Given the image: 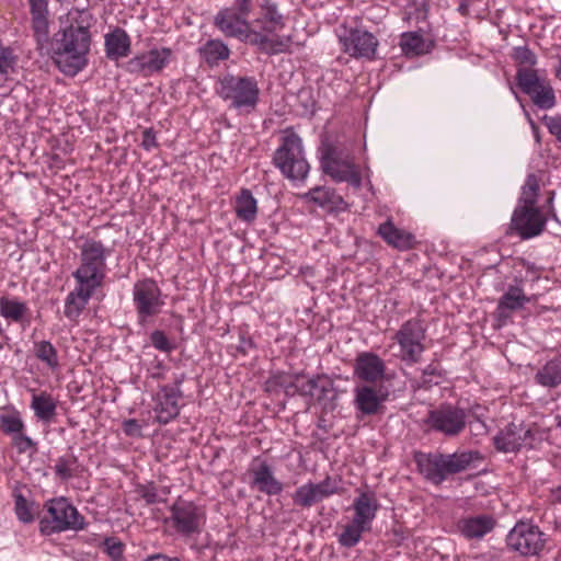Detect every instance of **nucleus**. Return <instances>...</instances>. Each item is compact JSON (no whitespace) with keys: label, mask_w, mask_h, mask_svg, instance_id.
I'll list each match as a JSON object with an SVG mask.
<instances>
[{"label":"nucleus","mask_w":561,"mask_h":561,"mask_svg":"<svg viewBox=\"0 0 561 561\" xmlns=\"http://www.w3.org/2000/svg\"><path fill=\"white\" fill-rule=\"evenodd\" d=\"M528 302L529 298L520 287L510 286L499 300L496 316L499 319H507L513 311L523 309Z\"/></svg>","instance_id":"30"},{"label":"nucleus","mask_w":561,"mask_h":561,"mask_svg":"<svg viewBox=\"0 0 561 561\" xmlns=\"http://www.w3.org/2000/svg\"><path fill=\"white\" fill-rule=\"evenodd\" d=\"M77 462V458L72 455H67L58 458L55 465V472L61 479H69L73 474V468Z\"/></svg>","instance_id":"44"},{"label":"nucleus","mask_w":561,"mask_h":561,"mask_svg":"<svg viewBox=\"0 0 561 561\" xmlns=\"http://www.w3.org/2000/svg\"><path fill=\"white\" fill-rule=\"evenodd\" d=\"M34 352L36 357L45 363L49 368L58 367L57 351L48 341H41L35 344Z\"/></svg>","instance_id":"41"},{"label":"nucleus","mask_w":561,"mask_h":561,"mask_svg":"<svg viewBox=\"0 0 561 561\" xmlns=\"http://www.w3.org/2000/svg\"><path fill=\"white\" fill-rule=\"evenodd\" d=\"M353 508L355 513L353 519L370 530L371 523L379 508L375 494L370 492H362L354 500Z\"/></svg>","instance_id":"28"},{"label":"nucleus","mask_w":561,"mask_h":561,"mask_svg":"<svg viewBox=\"0 0 561 561\" xmlns=\"http://www.w3.org/2000/svg\"><path fill=\"white\" fill-rule=\"evenodd\" d=\"M531 439L533 430L529 426L511 423L493 437V443L499 451L515 453L531 445Z\"/></svg>","instance_id":"17"},{"label":"nucleus","mask_w":561,"mask_h":561,"mask_svg":"<svg viewBox=\"0 0 561 561\" xmlns=\"http://www.w3.org/2000/svg\"><path fill=\"white\" fill-rule=\"evenodd\" d=\"M427 327L423 320L413 318L402 323L394 334L399 345V358L408 364L420 362L425 350V332Z\"/></svg>","instance_id":"9"},{"label":"nucleus","mask_w":561,"mask_h":561,"mask_svg":"<svg viewBox=\"0 0 561 561\" xmlns=\"http://www.w3.org/2000/svg\"><path fill=\"white\" fill-rule=\"evenodd\" d=\"M516 80L522 91L531 98L536 106L550 110L556 106V93L550 82L534 69L518 68Z\"/></svg>","instance_id":"13"},{"label":"nucleus","mask_w":561,"mask_h":561,"mask_svg":"<svg viewBox=\"0 0 561 561\" xmlns=\"http://www.w3.org/2000/svg\"><path fill=\"white\" fill-rule=\"evenodd\" d=\"M133 300L138 323L145 325L149 318L159 314L165 305L161 289L153 279L138 280L133 288Z\"/></svg>","instance_id":"12"},{"label":"nucleus","mask_w":561,"mask_h":561,"mask_svg":"<svg viewBox=\"0 0 561 561\" xmlns=\"http://www.w3.org/2000/svg\"><path fill=\"white\" fill-rule=\"evenodd\" d=\"M530 125H531V129L534 133V137H535L536 141L539 142L540 141L539 128L536 126V124L534 122H531Z\"/></svg>","instance_id":"56"},{"label":"nucleus","mask_w":561,"mask_h":561,"mask_svg":"<svg viewBox=\"0 0 561 561\" xmlns=\"http://www.w3.org/2000/svg\"><path fill=\"white\" fill-rule=\"evenodd\" d=\"M91 35L59 28L50 41L51 57L58 69L67 76H76L88 64Z\"/></svg>","instance_id":"2"},{"label":"nucleus","mask_w":561,"mask_h":561,"mask_svg":"<svg viewBox=\"0 0 561 561\" xmlns=\"http://www.w3.org/2000/svg\"><path fill=\"white\" fill-rule=\"evenodd\" d=\"M150 341L158 351L169 353L174 350V344L167 337L164 332L156 330L150 334Z\"/></svg>","instance_id":"47"},{"label":"nucleus","mask_w":561,"mask_h":561,"mask_svg":"<svg viewBox=\"0 0 561 561\" xmlns=\"http://www.w3.org/2000/svg\"><path fill=\"white\" fill-rule=\"evenodd\" d=\"M250 472L252 474L251 485L255 486L260 492L267 495H277L283 491L282 482L275 478L266 462L252 467Z\"/></svg>","instance_id":"27"},{"label":"nucleus","mask_w":561,"mask_h":561,"mask_svg":"<svg viewBox=\"0 0 561 561\" xmlns=\"http://www.w3.org/2000/svg\"><path fill=\"white\" fill-rule=\"evenodd\" d=\"M15 514L22 523H31L34 519L32 505L22 494L15 495Z\"/></svg>","instance_id":"45"},{"label":"nucleus","mask_w":561,"mask_h":561,"mask_svg":"<svg viewBox=\"0 0 561 561\" xmlns=\"http://www.w3.org/2000/svg\"><path fill=\"white\" fill-rule=\"evenodd\" d=\"M169 523L182 537L198 536L205 526L206 514L194 502L178 499L170 507Z\"/></svg>","instance_id":"10"},{"label":"nucleus","mask_w":561,"mask_h":561,"mask_svg":"<svg viewBox=\"0 0 561 561\" xmlns=\"http://www.w3.org/2000/svg\"><path fill=\"white\" fill-rule=\"evenodd\" d=\"M31 14L33 36L43 48L49 41V10L48 0H27Z\"/></svg>","instance_id":"22"},{"label":"nucleus","mask_w":561,"mask_h":561,"mask_svg":"<svg viewBox=\"0 0 561 561\" xmlns=\"http://www.w3.org/2000/svg\"><path fill=\"white\" fill-rule=\"evenodd\" d=\"M161 560H162V554H156V556L148 558L145 561H161Z\"/></svg>","instance_id":"57"},{"label":"nucleus","mask_w":561,"mask_h":561,"mask_svg":"<svg viewBox=\"0 0 561 561\" xmlns=\"http://www.w3.org/2000/svg\"><path fill=\"white\" fill-rule=\"evenodd\" d=\"M253 347V342L251 339L249 337H245V336H240V343L238 345V350L243 353V354H247L248 351Z\"/></svg>","instance_id":"55"},{"label":"nucleus","mask_w":561,"mask_h":561,"mask_svg":"<svg viewBox=\"0 0 561 561\" xmlns=\"http://www.w3.org/2000/svg\"><path fill=\"white\" fill-rule=\"evenodd\" d=\"M546 218L537 207H516L511 226L523 239L538 236L545 228Z\"/></svg>","instance_id":"18"},{"label":"nucleus","mask_w":561,"mask_h":561,"mask_svg":"<svg viewBox=\"0 0 561 561\" xmlns=\"http://www.w3.org/2000/svg\"><path fill=\"white\" fill-rule=\"evenodd\" d=\"M13 445L18 448L20 453H25L33 446V442L30 437L22 434V432L18 433L13 436Z\"/></svg>","instance_id":"53"},{"label":"nucleus","mask_w":561,"mask_h":561,"mask_svg":"<svg viewBox=\"0 0 561 561\" xmlns=\"http://www.w3.org/2000/svg\"><path fill=\"white\" fill-rule=\"evenodd\" d=\"M400 48L408 57L426 53L425 41L419 32H407L401 35Z\"/></svg>","instance_id":"38"},{"label":"nucleus","mask_w":561,"mask_h":561,"mask_svg":"<svg viewBox=\"0 0 561 561\" xmlns=\"http://www.w3.org/2000/svg\"><path fill=\"white\" fill-rule=\"evenodd\" d=\"M360 19L354 23L344 22L336 35L342 45V50L354 58L374 59L379 45L377 37L359 25Z\"/></svg>","instance_id":"7"},{"label":"nucleus","mask_w":561,"mask_h":561,"mask_svg":"<svg viewBox=\"0 0 561 561\" xmlns=\"http://www.w3.org/2000/svg\"><path fill=\"white\" fill-rule=\"evenodd\" d=\"M180 388H159L153 394V411L156 419L161 424H167L180 413Z\"/></svg>","instance_id":"20"},{"label":"nucleus","mask_w":561,"mask_h":561,"mask_svg":"<svg viewBox=\"0 0 561 561\" xmlns=\"http://www.w3.org/2000/svg\"><path fill=\"white\" fill-rule=\"evenodd\" d=\"M495 526V520L490 515H478L463 518L459 523L461 534L468 539H480L489 534Z\"/></svg>","instance_id":"32"},{"label":"nucleus","mask_w":561,"mask_h":561,"mask_svg":"<svg viewBox=\"0 0 561 561\" xmlns=\"http://www.w3.org/2000/svg\"><path fill=\"white\" fill-rule=\"evenodd\" d=\"M354 370L356 376L366 382L390 381V375L386 373L385 362L373 353L358 355Z\"/></svg>","instance_id":"21"},{"label":"nucleus","mask_w":561,"mask_h":561,"mask_svg":"<svg viewBox=\"0 0 561 561\" xmlns=\"http://www.w3.org/2000/svg\"><path fill=\"white\" fill-rule=\"evenodd\" d=\"M368 530L369 529L353 519L351 524L344 527V530L339 536V542L343 547L352 548L359 542L362 534Z\"/></svg>","instance_id":"40"},{"label":"nucleus","mask_w":561,"mask_h":561,"mask_svg":"<svg viewBox=\"0 0 561 561\" xmlns=\"http://www.w3.org/2000/svg\"><path fill=\"white\" fill-rule=\"evenodd\" d=\"M542 123L561 146V115H543Z\"/></svg>","instance_id":"48"},{"label":"nucleus","mask_w":561,"mask_h":561,"mask_svg":"<svg viewBox=\"0 0 561 561\" xmlns=\"http://www.w3.org/2000/svg\"><path fill=\"white\" fill-rule=\"evenodd\" d=\"M213 23L226 37L248 43L267 55L285 53L291 44L290 36H267L257 32L249 18L232 7L221 8L215 14Z\"/></svg>","instance_id":"1"},{"label":"nucleus","mask_w":561,"mask_h":561,"mask_svg":"<svg viewBox=\"0 0 561 561\" xmlns=\"http://www.w3.org/2000/svg\"><path fill=\"white\" fill-rule=\"evenodd\" d=\"M217 93L234 110L250 113L259 103L260 88L253 77L227 75L219 80Z\"/></svg>","instance_id":"6"},{"label":"nucleus","mask_w":561,"mask_h":561,"mask_svg":"<svg viewBox=\"0 0 561 561\" xmlns=\"http://www.w3.org/2000/svg\"><path fill=\"white\" fill-rule=\"evenodd\" d=\"M104 46L110 59H119L130 53V37L125 30L116 27L104 36Z\"/></svg>","instance_id":"31"},{"label":"nucleus","mask_w":561,"mask_h":561,"mask_svg":"<svg viewBox=\"0 0 561 561\" xmlns=\"http://www.w3.org/2000/svg\"><path fill=\"white\" fill-rule=\"evenodd\" d=\"M483 459L478 450H463L454 454H428L417 458L421 473L432 483L439 485L448 476L463 472Z\"/></svg>","instance_id":"3"},{"label":"nucleus","mask_w":561,"mask_h":561,"mask_svg":"<svg viewBox=\"0 0 561 561\" xmlns=\"http://www.w3.org/2000/svg\"><path fill=\"white\" fill-rule=\"evenodd\" d=\"M161 561H181V560H180V559H176V558H174V559H169V558H167L165 556H162V560H161Z\"/></svg>","instance_id":"58"},{"label":"nucleus","mask_w":561,"mask_h":561,"mask_svg":"<svg viewBox=\"0 0 561 561\" xmlns=\"http://www.w3.org/2000/svg\"><path fill=\"white\" fill-rule=\"evenodd\" d=\"M425 423L431 430L454 437L465 430L466 413L453 405H440L428 412Z\"/></svg>","instance_id":"14"},{"label":"nucleus","mask_w":561,"mask_h":561,"mask_svg":"<svg viewBox=\"0 0 561 561\" xmlns=\"http://www.w3.org/2000/svg\"><path fill=\"white\" fill-rule=\"evenodd\" d=\"M80 265L72 276L77 283L94 288L102 286L106 275V259L111 251L98 240L87 239L80 245Z\"/></svg>","instance_id":"5"},{"label":"nucleus","mask_w":561,"mask_h":561,"mask_svg":"<svg viewBox=\"0 0 561 561\" xmlns=\"http://www.w3.org/2000/svg\"><path fill=\"white\" fill-rule=\"evenodd\" d=\"M60 28L76 32L83 35H91L90 28L95 20L90 10L82 8H71L59 18Z\"/></svg>","instance_id":"26"},{"label":"nucleus","mask_w":561,"mask_h":561,"mask_svg":"<svg viewBox=\"0 0 561 561\" xmlns=\"http://www.w3.org/2000/svg\"><path fill=\"white\" fill-rule=\"evenodd\" d=\"M95 289L96 288L84 285L83 283H77L76 288L70 291L66 298L65 316L70 320L77 319L88 305Z\"/></svg>","instance_id":"29"},{"label":"nucleus","mask_w":561,"mask_h":561,"mask_svg":"<svg viewBox=\"0 0 561 561\" xmlns=\"http://www.w3.org/2000/svg\"><path fill=\"white\" fill-rule=\"evenodd\" d=\"M300 197L329 211L342 210L346 206L343 197L328 186H316L304 193Z\"/></svg>","instance_id":"24"},{"label":"nucleus","mask_w":561,"mask_h":561,"mask_svg":"<svg viewBox=\"0 0 561 561\" xmlns=\"http://www.w3.org/2000/svg\"><path fill=\"white\" fill-rule=\"evenodd\" d=\"M46 508L50 516V519L47 520L50 531L60 533L83 528V517L65 497L48 501Z\"/></svg>","instance_id":"15"},{"label":"nucleus","mask_w":561,"mask_h":561,"mask_svg":"<svg viewBox=\"0 0 561 561\" xmlns=\"http://www.w3.org/2000/svg\"><path fill=\"white\" fill-rule=\"evenodd\" d=\"M388 396L387 388H356L355 405L363 414H376Z\"/></svg>","instance_id":"25"},{"label":"nucleus","mask_w":561,"mask_h":561,"mask_svg":"<svg viewBox=\"0 0 561 561\" xmlns=\"http://www.w3.org/2000/svg\"><path fill=\"white\" fill-rule=\"evenodd\" d=\"M261 14L252 23V26H257V32L274 36L273 33L280 31L285 26L284 16L278 11V7L271 0H262L259 3Z\"/></svg>","instance_id":"23"},{"label":"nucleus","mask_w":561,"mask_h":561,"mask_svg":"<svg viewBox=\"0 0 561 561\" xmlns=\"http://www.w3.org/2000/svg\"><path fill=\"white\" fill-rule=\"evenodd\" d=\"M27 304L7 296L0 297V316L7 320L21 323L28 314Z\"/></svg>","instance_id":"36"},{"label":"nucleus","mask_w":561,"mask_h":561,"mask_svg":"<svg viewBox=\"0 0 561 561\" xmlns=\"http://www.w3.org/2000/svg\"><path fill=\"white\" fill-rule=\"evenodd\" d=\"M541 386H558L561 383V357L548 362L536 375Z\"/></svg>","instance_id":"39"},{"label":"nucleus","mask_w":561,"mask_h":561,"mask_svg":"<svg viewBox=\"0 0 561 561\" xmlns=\"http://www.w3.org/2000/svg\"><path fill=\"white\" fill-rule=\"evenodd\" d=\"M234 211L237 217L248 224L255 220L257 215V201L250 190L243 188L236 198Z\"/></svg>","instance_id":"34"},{"label":"nucleus","mask_w":561,"mask_h":561,"mask_svg":"<svg viewBox=\"0 0 561 561\" xmlns=\"http://www.w3.org/2000/svg\"><path fill=\"white\" fill-rule=\"evenodd\" d=\"M378 233L388 244L399 250H409L413 247V236L405 230L394 227L391 221L380 225Z\"/></svg>","instance_id":"33"},{"label":"nucleus","mask_w":561,"mask_h":561,"mask_svg":"<svg viewBox=\"0 0 561 561\" xmlns=\"http://www.w3.org/2000/svg\"><path fill=\"white\" fill-rule=\"evenodd\" d=\"M198 51L209 66H217L230 56L229 47L221 39H208L198 48Z\"/></svg>","instance_id":"35"},{"label":"nucleus","mask_w":561,"mask_h":561,"mask_svg":"<svg viewBox=\"0 0 561 561\" xmlns=\"http://www.w3.org/2000/svg\"><path fill=\"white\" fill-rule=\"evenodd\" d=\"M104 547L107 553L114 559L121 557L123 552L122 543L116 541L114 538H106L104 540Z\"/></svg>","instance_id":"54"},{"label":"nucleus","mask_w":561,"mask_h":561,"mask_svg":"<svg viewBox=\"0 0 561 561\" xmlns=\"http://www.w3.org/2000/svg\"><path fill=\"white\" fill-rule=\"evenodd\" d=\"M1 428L7 434H14L22 432L23 422L16 414H4L0 417Z\"/></svg>","instance_id":"46"},{"label":"nucleus","mask_w":561,"mask_h":561,"mask_svg":"<svg viewBox=\"0 0 561 561\" xmlns=\"http://www.w3.org/2000/svg\"><path fill=\"white\" fill-rule=\"evenodd\" d=\"M41 525H42V530L44 531L46 529L47 526H45V522H41Z\"/></svg>","instance_id":"59"},{"label":"nucleus","mask_w":561,"mask_h":561,"mask_svg":"<svg viewBox=\"0 0 561 561\" xmlns=\"http://www.w3.org/2000/svg\"><path fill=\"white\" fill-rule=\"evenodd\" d=\"M321 168L335 182H347L355 188L362 185V176L353 156L348 152L335 148L328 149L321 159Z\"/></svg>","instance_id":"11"},{"label":"nucleus","mask_w":561,"mask_h":561,"mask_svg":"<svg viewBox=\"0 0 561 561\" xmlns=\"http://www.w3.org/2000/svg\"><path fill=\"white\" fill-rule=\"evenodd\" d=\"M123 431L129 437H142V425L135 419L125 420Z\"/></svg>","instance_id":"50"},{"label":"nucleus","mask_w":561,"mask_h":561,"mask_svg":"<svg viewBox=\"0 0 561 561\" xmlns=\"http://www.w3.org/2000/svg\"><path fill=\"white\" fill-rule=\"evenodd\" d=\"M171 56L170 48H153L131 58L127 67L130 72L150 76L161 71L170 62Z\"/></svg>","instance_id":"19"},{"label":"nucleus","mask_w":561,"mask_h":561,"mask_svg":"<svg viewBox=\"0 0 561 561\" xmlns=\"http://www.w3.org/2000/svg\"><path fill=\"white\" fill-rule=\"evenodd\" d=\"M513 58L520 66L519 68L531 69L537 62L536 55L527 46L515 47Z\"/></svg>","instance_id":"43"},{"label":"nucleus","mask_w":561,"mask_h":561,"mask_svg":"<svg viewBox=\"0 0 561 561\" xmlns=\"http://www.w3.org/2000/svg\"><path fill=\"white\" fill-rule=\"evenodd\" d=\"M141 146L147 151H150L158 146L156 133L152 128H147L144 130Z\"/></svg>","instance_id":"52"},{"label":"nucleus","mask_w":561,"mask_h":561,"mask_svg":"<svg viewBox=\"0 0 561 561\" xmlns=\"http://www.w3.org/2000/svg\"><path fill=\"white\" fill-rule=\"evenodd\" d=\"M31 407L35 415L44 422H50L56 415V402L47 393L33 394Z\"/></svg>","instance_id":"37"},{"label":"nucleus","mask_w":561,"mask_h":561,"mask_svg":"<svg viewBox=\"0 0 561 561\" xmlns=\"http://www.w3.org/2000/svg\"><path fill=\"white\" fill-rule=\"evenodd\" d=\"M539 191L538 181L535 175H528L522 188L519 205L517 207H535Z\"/></svg>","instance_id":"42"},{"label":"nucleus","mask_w":561,"mask_h":561,"mask_svg":"<svg viewBox=\"0 0 561 561\" xmlns=\"http://www.w3.org/2000/svg\"><path fill=\"white\" fill-rule=\"evenodd\" d=\"M340 485L335 478L327 477L319 483H306L299 486L293 494V501L301 507H311L312 505L339 493Z\"/></svg>","instance_id":"16"},{"label":"nucleus","mask_w":561,"mask_h":561,"mask_svg":"<svg viewBox=\"0 0 561 561\" xmlns=\"http://www.w3.org/2000/svg\"><path fill=\"white\" fill-rule=\"evenodd\" d=\"M273 162L280 173L294 183H304L310 171L302 140L295 133L283 137L282 145L274 153Z\"/></svg>","instance_id":"4"},{"label":"nucleus","mask_w":561,"mask_h":561,"mask_svg":"<svg viewBox=\"0 0 561 561\" xmlns=\"http://www.w3.org/2000/svg\"><path fill=\"white\" fill-rule=\"evenodd\" d=\"M257 3H260L259 0H233L232 8L250 18Z\"/></svg>","instance_id":"51"},{"label":"nucleus","mask_w":561,"mask_h":561,"mask_svg":"<svg viewBox=\"0 0 561 561\" xmlns=\"http://www.w3.org/2000/svg\"><path fill=\"white\" fill-rule=\"evenodd\" d=\"M138 493H139L140 497L146 501L147 504H154V503L163 501L159 496L158 490L153 483L140 485L138 488Z\"/></svg>","instance_id":"49"},{"label":"nucleus","mask_w":561,"mask_h":561,"mask_svg":"<svg viewBox=\"0 0 561 561\" xmlns=\"http://www.w3.org/2000/svg\"><path fill=\"white\" fill-rule=\"evenodd\" d=\"M548 538L537 525L518 522L507 534L506 545L511 551L522 557H537L543 552Z\"/></svg>","instance_id":"8"}]
</instances>
